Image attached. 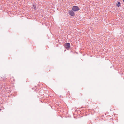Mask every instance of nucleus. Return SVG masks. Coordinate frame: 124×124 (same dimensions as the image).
Returning <instances> with one entry per match:
<instances>
[{"instance_id":"nucleus-1","label":"nucleus","mask_w":124,"mask_h":124,"mask_svg":"<svg viewBox=\"0 0 124 124\" xmlns=\"http://www.w3.org/2000/svg\"><path fill=\"white\" fill-rule=\"evenodd\" d=\"M72 10L74 11H76L79 10V8L77 6H73L72 8Z\"/></svg>"},{"instance_id":"nucleus-2","label":"nucleus","mask_w":124,"mask_h":124,"mask_svg":"<svg viewBox=\"0 0 124 124\" xmlns=\"http://www.w3.org/2000/svg\"><path fill=\"white\" fill-rule=\"evenodd\" d=\"M64 46L66 49H68L70 47V43H67L64 44Z\"/></svg>"},{"instance_id":"nucleus-3","label":"nucleus","mask_w":124,"mask_h":124,"mask_svg":"<svg viewBox=\"0 0 124 124\" xmlns=\"http://www.w3.org/2000/svg\"><path fill=\"white\" fill-rule=\"evenodd\" d=\"M69 14L72 16H75L74 12L72 10L69 11Z\"/></svg>"},{"instance_id":"nucleus-4","label":"nucleus","mask_w":124,"mask_h":124,"mask_svg":"<svg viewBox=\"0 0 124 124\" xmlns=\"http://www.w3.org/2000/svg\"><path fill=\"white\" fill-rule=\"evenodd\" d=\"M120 5L121 4L120 2H118L117 4H116V6L118 7H119Z\"/></svg>"},{"instance_id":"nucleus-5","label":"nucleus","mask_w":124,"mask_h":124,"mask_svg":"<svg viewBox=\"0 0 124 124\" xmlns=\"http://www.w3.org/2000/svg\"><path fill=\"white\" fill-rule=\"evenodd\" d=\"M33 7H34V8L36 10V6L35 5H33Z\"/></svg>"},{"instance_id":"nucleus-6","label":"nucleus","mask_w":124,"mask_h":124,"mask_svg":"<svg viewBox=\"0 0 124 124\" xmlns=\"http://www.w3.org/2000/svg\"><path fill=\"white\" fill-rule=\"evenodd\" d=\"M106 118H107L108 117H107V116H106Z\"/></svg>"},{"instance_id":"nucleus-7","label":"nucleus","mask_w":124,"mask_h":124,"mask_svg":"<svg viewBox=\"0 0 124 124\" xmlns=\"http://www.w3.org/2000/svg\"><path fill=\"white\" fill-rule=\"evenodd\" d=\"M123 1L124 2V0H123Z\"/></svg>"},{"instance_id":"nucleus-8","label":"nucleus","mask_w":124,"mask_h":124,"mask_svg":"<svg viewBox=\"0 0 124 124\" xmlns=\"http://www.w3.org/2000/svg\"><path fill=\"white\" fill-rule=\"evenodd\" d=\"M1 110V109H0V111Z\"/></svg>"}]
</instances>
